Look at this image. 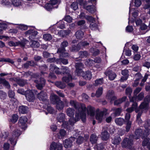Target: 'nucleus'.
Returning a JSON list of instances; mask_svg holds the SVG:
<instances>
[{
  "instance_id": "obj_12",
  "label": "nucleus",
  "mask_w": 150,
  "mask_h": 150,
  "mask_svg": "<svg viewBox=\"0 0 150 150\" xmlns=\"http://www.w3.org/2000/svg\"><path fill=\"white\" fill-rule=\"evenodd\" d=\"M107 111V110L105 109L103 111H101L96 114V119L98 120L99 123H100L102 122L103 119L104 112H106Z\"/></svg>"
},
{
  "instance_id": "obj_31",
  "label": "nucleus",
  "mask_w": 150,
  "mask_h": 150,
  "mask_svg": "<svg viewBox=\"0 0 150 150\" xmlns=\"http://www.w3.org/2000/svg\"><path fill=\"white\" fill-rule=\"evenodd\" d=\"M28 107L25 106H21L19 107V111L20 113L25 114L27 113Z\"/></svg>"
},
{
  "instance_id": "obj_56",
  "label": "nucleus",
  "mask_w": 150,
  "mask_h": 150,
  "mask_svg": "<svg viewBox=\"0 0 150 150\" xmlns=\"http://www.w3.org/2000/svg\"><path fill=\"white\" fill-rule=\"evenodd\" d=\"M90 27L91 30H95L97 28V25L96 23L92 22L90 24Z\"/></svg>"
},
{
  "instance_id": "obj_44",
  "label": "nucleus",
  "mask_w": 150,
  "mask_h": 150,
  "mask_svg": "<svg viewBox=\"0 0 150 150\" xmlns=\"http://www.w3.org/2000/svg\"><path fill=\"white\" fill-rule=\"evenodd\" d=\"M103 88L102 87H100L98 88L96 91V96L97 97H100L102 94Z\"/></svg>"
},
{
  "instance_id": "obj_28",
  "label": "nucleus",
  "mask_w": 150,
  "mask_h": 150,
  "mask_svg": "<svg viewBox=\"0 0 150 150\" xmlns=\"http://www.w3.org/2000/svg\"><path fill=\"white\" fill-rule=\"evenodd\" d=\"M72 144V142L70 139L65 140L64 142V146L66 148L71 147Z\"/></svg>"
},
{
  "instance_id": "obj_16",
  "label": "nucleus",
  "mask_w": 150,
  "mask_h": 150,
  "mask_svg": "<svg viewBox=\"0 0 150 150\" xmlns=\"http://www.w3.org/2000/svg\"><path fill=\"white\" fill-rule=\"evenodd\" d=\"M8 45L10 46H20L21 47H24L25 46V44L23 42L20 41L14 42L10 41L8 42Z\"/></svg>"
},
{
  "instance_id": "obj_57",
  "label": "nucleus",
  "mask_w": 150,
  "mask_h": 150,
  "mask_svg": "<svg viewBox=\"0 0 150 150\" xmlns=\"http://www.w3.org/2000/svg\"><path fill=\"white\" fill-rule=\"evenodd\" d=\"M53 5L50 2L47 3L45 5V7L47 10H50L52 9Z\"/></svg>"
},
{
  "instance_id": "obj_24",
  "label": "nucleus",
  "mask_w": 150,
  "mask_h": 150,
  "mask_svg": "<svg viewBox=\"0 0 150 150\" xmlns=\"http://www.w3.org/2000/svg\"><path fill=\"white\" fill-rule=\"evenodd\" d=\"M62 72V74L63 75H68L70 74V71L69 68L67 67L63 66L60 69Z\"/></svg>"
},
{
  "instance_id": "obj_4",
  "label": "nucleus",
  "mask_w": 150,
  "mask_h": 150,
  "mask_svg": "<svg viewBox=\"0 0 150 150\" xmlns=\"http://www.w3.org/2000/svg\"><path fill=\"white\" fill-rule=\"evenodd\" d=\"M50 100L52 103L56 104V108L58 110H61L63 108L64 106V103L57 95H52L51 96Z\"/></svg>"
},
{
  "instance_id": "obj_54",
  "label": "nucleus",
  "mask_w": 150,
  "mask_h": 150,
  "mask_svg": "<svg viewBox=\"0 0 150 150\" xmlns=\"http://www.w3.org/2000/svg\"><path fill=\"white\" fill-rule=\"evenodd\" d=\"M12 4L15 6H18L21 4V1L20 0H14L13 1Z\"/></svg>"
},
{
  "instance_id": "obj_50",
  "label": "nucleus",
  "mask_w": 150,
  "mask_h": 150,
  "mask_svg": "<svg viewBox=\"0 0 150 150\" xmlns=\"http://www.w3.org/2000/svg\"><path fill=\"white\" fill-rule=\"evenodd\" d=\"M62 126L65 128H67V129H70V127H71V126L70 125V124L69 122H65L64 121L62 122Z\"/></svg>"
},
{
  "instance_id": "obj_51",
  "label": "nucleus",
  "mask_w": 150,
  "mask_h": 150,
  "mask_svg": "<svg viewBox=\"0 0 150 150\" xmlns=\"http://www.w3.org/2000/svg\"><path fill=\"white\" fill-rule=\"evenodd\" d=\"M79 45L81 47V49H82L83 47H85L89 45V42L86 41L81 42L79 43Z\"/></svg>"
},
{
  "instance_id": "obj_35",
  "label": "nucleus",
  "mask_w": 150,
  "mask_h": 150,
  "mask_svg": "<svg viewBox=\"0 0 150 150\" xmlns=\"http://www.w3.org/2000/svg\"><path fill=\"white\" fill-rule=\"evenodd\" d=\"M128 71L127 69L122 71V81L127 79L128 77Z\"/></svg>"
},
{
  "instance_id": "obj_23",
  "label": "nucleus",
  "mask_w": 150,
  "mask_h": 150,
  "mask_svg": "<svg viewBox=\"0 0 150 150\" xmlns=\"http://www.w3.org/2000/svg\"><path fill=\"white\" fill-rule=\"evenodd\" d=\"M0 84H3L4 86L8 89H9L10 88L11 86L9 83L5 79L0 78Z\"/></svg>"
},
{
  "instance_id": "obj_47",
  "label": "nucleus",
  "mask_w": 150,
  "mask_h": 150,
  "mask_svg": "<svg viewBox=\"0 0 150 150\" xmlns=\"http://www.w3.org/2000/svg\"><path fill=\"white\" fill-rule=\"evenodd\" d=\"M21 134V132L20 130L17 129H15L12 133V136L13 137H16L20 136Z\"/></svg>"
},
{
  "instance_id": "obj_46",
  "label": "nucleus",
  "mask_w": 150,
  "mask_h": 150,
  "mask_svg": "<svg viewBox=\"0 0 150 150\" xmlns=\"http://www.w3.org/2000/svg\"><path fill=\"white\" fill-rule=\"evenodd\" d=\"M79 57L81 58L86 57L88 55V53L86 51H80L78 53Z\"/></svg>"
},
{
  "instance_id": "obj_8",
  "label": "nucleus",
  "mask_w": 150,
  "mask_h": 150,
  "mask_svg": "<svg viewBox=\"0 0 150 150\" xmlns=\"http://www.w3.org/2000/svg\"><path fill=\"white\" fill-rule=\"evenodd\" d=\"M34 81L36 84V86L37 88L40 90L42 89L43 87L45 86L46 82L45 79L43 78H40L39 80H34Z\"/></svg>"
},
{
  "instance_id": "obj_52",
  "label": "nucleus",
  "mask_w": 150,
  "mask_h": 150,
  "mask_svg": "<svg viewBox=\"0 0 150 150\" xmlns=\"http://www.w3.org/2000/svg\"><path fill=\"white\" fill-rule=\"evenodd\" d=\"M93 60L90 59H86L85 62V64L88 66H92L93 64Z\"/></svg>"
},
{
  "instance_id": "obj_17",
  "label": "nucleus",
  "mask_w": 150,
  "mask_h": 150,
  "mask_svg": "<svg viewBox=\"0 0 150 150\" xmlns=\"http://www.w3.org/2000/svg\"><path fill=\"white\" fill-rule=\"evenodd\" d=\"M84 137L80 136L77 138L76 142L77 144H80L83 143L84 142H86L87 141L89 137L88 136H85Z\"/></svg>"
},
{
  "instance_id": "obj_49",
  "label": "nucleus",
  "mask_w": 150,
  "mask_h": 150,
  "mask_svg": "<svg viewBox=\"0 0 150 150\" xmlns=\"http://www.w3.org/2000/svg\"><path fill=\"white\" fill-rule=\"evenodd\" d=\"M0 62H8L12 64L14 63V62L12 60L8 58H1L0 59Z\"/></svg>"
},
{
  "instance_id": "obj_48",
  "label": "nucleus",
  "mask_w": 150,
  "mask_h": 150,
  "mask_svg": "<svg viewBox=\"0 0 150 150\" xmlns=\"http://www.w3.org/2000/svg\"><path fill=\"white\" fill-rule=\"evenodd\" d=\"M17 82L20 86H23L27 83V81L23 79H19L17 80Z\"/></svg>"
},
{
  "instance_id": "obj_19",
  "label": "nucleus",
  "mask_w": 150,
  "mask_h": 150,
  "mask_svg": "<svg viewBox=\"0 0 150 150\" xmlns=\"http://www.w3.org/2000/svg\"><path fill=\"white\" fill-rule=\"evenodd\" d=\"M87 111L88 114L91 116H93L95 115V109L93 107L89 105L87 106Z\"/></svg>"
},
{
  "instance_id": "obj_58",
  "label": "nucleus",
  "mask_w": 150,
  "mask_h": 150,
  "mask_svg": "<svg viewBox=\"0 0 150 150\" xmlns=\"http://www.w3.org/2000/svg\"><path fill=\"white\" fill-rule=\"evenodd\" d=\"M125 54L127 56H130L131 55V51L129 49H124L123 51Z\"/></svg>"
},
{
  "instance_id": "obj_42",
  "label": "nucleus",
  "mask_w": 150,
  "mask_h": 150,
  "mask_svg": "<svg viewBox=\"0 0 150 150\" xmlns=\"http://www.w3.org/2000/svg\"><path fill=\"white\" fill-rule=\"evenodd\" d=\"M104 83L103 78L99 79L95 81V85L98 86L102 85Z\"/></svg>"
},
{
  "instance_id": "obj_32",
  "label": "nucleus",
  "mask_w": 150,
  "mask_h": 150,
  "mask_svg": "<svg viewBox=\"0 0 150 150\" xmlns=\"http://www.w3.org/2000/svg\"><path fill=\"white\" fill-rule=\"evenodd\" d=\"M81 49V47L79 45L78 43L76 46L72 45L70 49V50L71 52H76L78 51Z\"/></svg>"
},
{
  "instance_id": "obj_11",
  "label": "nucleus",
  "mask_w": 150,
  "mask_h": 150,
  "mask_svg": "<svg viewBox=\"0 0 150 150\" xmlns=\"http://www.w3.org/2000/svg\"><path fill=\"white\" fill-rule=\"evenodd\" d=\"M107 99L110 100V102L112 103V101L116 99V97L114 96V92L112 90H109L106 96Z\"/></svg>"
},
{
  "instance_id": "obj_39",
  "label": "nucleus",
  "mask_w": 150,
  "mask_h": 150,
  "mask_svg": "<svg viewBox=\"0 0 150 150\" xmlns=\"http://www.w3.org/2000/svg\"><path fill=\"white\" fill-rule=\"evenodd\" d=\"M66 131L63 129H61L59 131V133L58 134V137L59 139L62 138L66 134Z\"/></svg>"
},
{
  "instance_id": "obj_40",
  "label": "nucleus",
  "mask_w": 150,
  "mask_h": 150,
  "mask_svg": "<svg viewBox=\"0 0 150 150\" xmlns=\"http://www.w3.org/2000/svg\"><path fill=\"white\" fill-rule=\"evenodd\" d=\"M65 51H65H62V52H59L58 51V50H57V53L60 54L59 56L60 58L69 57V53L65 52Z\"/></svg>"
},
{
  "instance_id": "obj_45",
  "label": "nucleus",
  "mask_w": 150,
  "mask_h": 150,
  "mask_svg": "<svg viewBox=\"0 0 150 150\" xmlns=\"http://www.w3.org/2000/svg\"><path fill=\"white\" fill-rule=\"evenodd\" d=\"M43 39L45 41H50L52 38V35L49 34H44L43 36Z\"/></svg>"
},
{
  "instance_id": "obj_63",
  "label": "nucleus",
  "mask_w": 150,
  "mask_h": 150,
  "mask_svg": "<svg viewBox=\"0 0 150 150\" xmlns=\"http://www.w3.org/2000/svg\"><path fill=\"white\" fill-rule=\"evenodd\" d=\"M17 92L18 93L24 95H25L26 93V91H25L22 88H20L18 89Z\"/></svg>"
},
{
  "instance_id": "obj_38",
  "label": "nucleus",
  "mask_w": 150,
  "mask_h": 150,
  "mask_svg": "<svg viewBox=\"0 0 150 150\" xmlns=\"http://www.w3.org/2000/svg\"><path fill=\"white\" fill-rule=\"evenodd\" d=\"M40 44L39 42L36 41H32L31 42V43L30 44V47L34 48H38L40 46Z\"/></svg>"
},
{
  "instance_id": "obj_53",
  "label": "nucleus",
  "mask_w": 150,
  "mask_h": 150,
  "mask_svg": "<svg viewBox=\"0 0 150 150\" xmlns=\"http://www.w3.org/2000/svg\"><path fill=\"white\" fill-rule=\"evenodd\" d=\"M85 18L91 22H93L95 21V18L91 16H86L85 17Z\"/></svg>"
},
{
  "instance_id": "obj_30",
  "label": "nucleus",
  "mask_w": 150,
  "mask_h": 150,
  "mask_svg": "<svg viewBox=\"0 0 150 150\" xmlns=\"http://www.w3.org/2000/svg\"><path fill=\"white\" fill-rule=\"evenodd\" d=\"M121 139L119 136H117L114 137L111 140V142L114 145L119 144Z\"/></svg>"
},
{
  "instance_id": "obj_22",
  "label": "nucleus",
  "mask_w": 150,
  "mask_h": 150,
  "mask_svg": "<svg viewBox=\"0 0 150 150\" xmlns=\"http://www.w3.org/2000/svg\"><path fill=\"white\" fill-rule=\"evenodd\" d=\"M65 117V114L63 113H60L57 115V120L58 122H63L64 121Z\"/></svg>"
},
{
  "instance_id": "obj_6",
  "label": "nucleus",
  "mask_w": 150,
  "mask_h": 150,
  "mask_svg": "<svg viewBox=\"0 0 150 150\" xmlns=\"http://www.w3.org/2000/svg\"><path fill=\"white\" fill-rule=\"evenodd\" d=\"M28 121V118L25 116H22L19 118L18 122V125L20 128L25 129L27 128L26 123Z\"/></svg>"
},
{
  "instance_id": "obj_55",
  "label": "nucleus",
  "mask_w": 150,
  "mask_h": 150,
  "mask_svg": "<svg viewBox=\"0 0 150 150\" xmlns=\"http://www.w3.org/2000/svg\"><path fill=\"white\" fill-rule=\"evenodd\" d=\"M115 121L117 125L120 126L122 125V118H116L115 120Z\"/></svg>"
},
{
  "instance_id": "obj_59",
  "label": "nucleus",
  "mask_w": 150,
  "mask_h": 150,
  "mask_svg": "<svg viewBox=\"0 0 150 150\" xmlns=\"http://www.w3.org/2000/svg\"><path fill=\"white\" fill-rule=\"evenodd\" d=\"M131 48L134 52H137L139 49V47L137 45H133L132 46Z\"/></svg>"
},
{
  "instance_id": "obj_20",
  "label": "nucleus",
  "mask_w": 150,
  "mask_h": 150,
  "mask_svg": "<svg viewBox=\"0 0 150 150\" xmlns=\"http://www.w3.org/2000/svg\"><path fill=\"white\" fill-rule=\"evenodd\" d=\"M69 45V43L66 40H64L62 42L61 45L60 47L58 48V50L59 52H62L63 51H65V48L67 47Z\"/></svg>"
},
{
  "instance_id": "obj_21",
  "label": "nucleus",
  "mask_w": 150,
  "mask_h": 150,
  "mask_svg": "<svg viewBox=\"0 0 150 150\" xmlns=\"http://www.w3.org/2000/svg\"><path fill=\"white\" fill-rule=\"evenodd\" d=\"M85 8L91 13H93L96 11V7L93 5H88L85 7Z\"/></svg>"
},
{
  "instance_id": "obj_64",
  "label": "nucleus",
  "mask_w": 150,
  "mask_h": 150,
  "mask_svg": "<svg viewBox=\"0 0 150 150\" xmlns=\"http://www.w3.org/2000/svg\"><path fill=\"white\" fill-rule=\"evenodd\" d=\"M57 148V143L55 142H52L50 145V150H55Z\"/></svg>"
},
{
  "instance_id": "obj_33",
  "label": "nucleus",
  "mask_w": 150,
  "mask_h": 150,
  "mask_svg": "<svg viewBox=\"0 0 150 150\" xmlns=\"http://www.w3.org/2000/svg\"><path fill=\"white\" fill-rule=\"evenodd\" d=\"M75 35L77 39H81L83 38L84 33L81 30H78L76 33Z\"/></svg>"
},
{
  "instance_id": "obj_1",
  "label": "nucleus",
  "mask_w": 150,
  "mask_h": 150,
  "mask_svg": "<svg viewBox=\"0 0 150 150\" xmlns=\"http://www.w3.org/2000/svg\"><path fill=\"white\" fill-rule=\"evenodd\" d=\"M83 67V65L82 63H76L75 74L78 76H80L81 73H82V76L84 79L86 80H90L92 77L91 72L89 71L83 72L82 69Z\"/></svg>"
},
{
  "instance_id": "obj_7",
  "label": "nucleus",
  "mask_w": 150,
  "mask_h": 150,
  "mask_svg": "<svg viewBox=\"0 0 150 150\" xmlns=\"http://www.w3.org/2000/svg\"><path fill=\"white\" fill-rule=\"evenodd\" d=\"M150 101V96H147L144 99V101L139 106L140 109L143 110V111H146L149 108V103Z\"/></svg>"
},
{
  "instance_id": "obj_18",
  "label": "nucleus",
  "mask_w": 150,
  "mask_h": 150,
  "mask_svg": "<svg viewBox=\"0 0 150 150\" xmlns=\"http://www.w3.org/2000/svg\"><path fill=\"white\" fill-rule=\"evenodd\" d=\"M101 137L103 140L106 141L109 138L110 134L107 131L104 130L101 132Z\"/></svg>"
},
{
  "instance_id": "obj_27",
  "label": "nucleus",
  "mask_w": 150,
  "mask_h": 150,
  "mask_svg": "<svg viewBox=\"0 0 150 150\" xmlns=\"http://www.w3.org/2000/svg\"><path fill=\"white\" fill-rule=\"evenodd\" d=\"M98 139V137L95 134H92L90 137V142L93 144H95L97 142Z\"/></svg>"
},
{
  "instance_id": "obj_13",
  "label": "nucleus",
  "mask_w": 150,
  "mask_h": 150,
  "mask_svg": "<svg viewBox=\"0 0 150 150\" xmlns=\"http://www.w3.org/2000/svg\"><path fill=\"white\" fill-rule=\"evenodd\" d=\"M37 33L38 32L35 30H29L25 33L26 35H30L29 36V38L31 40L34 39Z\"/></svg>"
},
{
  "instance_id": "obj_25",
  "label": "nucleus",
  "mask_w": 150,
  "mask_h": 150,
  "mask_svg": "<svg viewBox=\"0 0 150 150\" xmlns=\"http://www.w3.org/2000/svg\"><path fill=\"white\" fill-rule=\"evenodd\" d=\"M18 119V116L16 114L13 115L8 120L10 122H11L13 124L16 123Z\"/></svg>"
},
{
  "instance_id": "obj_62",
  "label": "nucleus",
  "mask_w": 150,
  "mask_h": 150,
  "mask_svg": "<svg viewBox=\"0 0 150 150\" xmlns=\"http://www.w3.org/2000/svg\"><path fill=\"white\" fill-rule=\"evenodd\" d=\"M65 21L68 23H71L72 21V18L69 15L67 16L64 18Z\"/></svg>"
},
{
  "instance_id": "obj_29",
  "label": "nucleus",
  "mask_w": 150,
  "mask_h": 150,
  "mask_svg": "<svg viewBox=\"0 0 150 150\" xmlns=\"http://www.w3.org/2000/svg\"><path fill=\"white\" fill-rule=\"evenodd\" d=\"M72 76L71 74H70L68 75H66L63 76L62 78V80L64 82L68 83L70 81H72Z\"/></svg>"
},
{
  "instance_id": "obj_2",
  "label": "nucleus",
  "mask_w": 150,
  "mask_h": 150,
  "mask_svg": "<svg viewBox=\"0 0 150 150\" xmlns=\"http://www.w3.org/2000/svg\"><path fill=\"white\" fill-rule=\"evenodd\" d=\"M150 125V122H146L144 125V127L145 128L144 132L142 134V130L141 129H137L135 132V136L134 137L136 139H138L142 137V138L143 139L145 137H147L150 134V129L149 128V127Z\"/></svg>"
},
{
  "instance_id": "obj_36",
  "label": "nucleus",
  "mask_w": 150,
  "mask_h": 150,
  "mask_svg": "<svg viewBox=\"0 0 150 150\" xmlns=\"http://www.w3.org/2000/svg\"><path fill=\"white\" fill-rule=\"evenodd\" d=\"M149 141V139L146 138L144 139L142 142V145L143 146H147L148 148L150 149V142Z\"/></svg>"
},
{
  "instance_id": "obj_5",
  "label": "nucleus",
  "mask_w": 150,
  "mask_h": 150,
  "mask_svg": "<svg viewBox=\"0 0 150 150\" xmlns=\"http://www.w3.org/2000/svg\"><path fill=\"white\" fill-rule=\"evenodd\" d=\"M81 118L83 122H85L86 120V114H85V116H83L82 114L76 112L75 118H70L69 120V122L70 124V125L72 127L76 122L79 121Z\"/></svg>"
},
{
  "instance_id": "obj_15",
  "label": "nucleus",
  "mask_w": 150,
  "mask_h": 150,
  "mask_svg": "<svg viewBox=\"0 0 150 150\" xmlns=\"http://www.w3.org/2000/svg\"><path fill=\"white\" fill-rule=\"evenodd\" d=\"M38 97L40 100H42L43 101H45L47 100V94L43 91H41L38 94Z\"/></svg>"
},
{
  "instance_id": "obj_14",
  "label": "nucleus",
  "mask_w": 150,
  "mask_h": 150,
  "mask_svg": "<svg viewBox=\"0 0 150 150\" xmlns=\"http://www.w3.org/2000/svg\"><path fill=\"white\" fill-rule=\"evenodd\" d=\"M131 137H129V139L127 138L125 139L124 140L123 145L126 147L130 148V147L133 144V140L131 138Z\"/></svg>"
},
{
  "instance_id": "obj_60",
  "label": "nucleus",
  "mask_w": 150,
  "mask_h": 150,
  "mask_svg": "<svg viewBox=\"0 0 150 150\" xmlns=\"http://www.w3.org/2000/svg\"><path fill=\"white\" fill-rule=\"evenodd\" d=\"M71 7L74 10H76L78 8V4L76 2H73L71 5Z\"/></svg>"
},
{
  "instance_id": "obj_61",
  "label": "nucleus",
  "mask_w": 150,
  "mask_h": 150,
  "mask_svg": "<svg viewBox=\"0 0 150 150\" xmlns=\"http://www.w3.org/2000/svg\"><path fill=\"white\" fill-rule=\"evenodd\" d=\"M10 99V102L9 103L10 105H14L15 104V103L17 102V99L14 97L11 98Z\"/></svg>"
},
{
  "instance_id": "obj_3",
  "label": "nucleus",
  "mask_w": 150,
  "mask_h": 150,
  "mask_svg": "<svg viewBox=\"0 0 150 150\" xmlns=\"http://www.w3.org/2000/svg\"><path fill=\"white\" fill-rule=\"evenodd\" d=\"M70 105L77 110L76 112L82 114V115H85L86 108L85 105L83 103H81L76 100H71L69 102Z\"/></svg>"
},
{
  "instance_id": "obj_10",
  "label": "nucleus",
  "mask_w": 150,
  "mask_h": 150,
  "mask_svg": "<svg viewBox=\"0 0 150 150\" xmlns=\"http://www.w3.org/2000/svg\"><path fill=\"white\" fill-rule=\"evenodd\" d=\"M25 96L27 100L30 102H33L35 99L34 94L31 90L26 91Z\"/></svg>"
},
{
  "instance_id": "obj_26",
  "label": "nucleus",
  "mask_w": 150,
  "mask_h": 150,
  "mask_svg": "<svg viewBox=\"0 0 150 150\" xmlns=\"http://www.w3.org/2000/svg\"><path fill=\"white\" fill-rule=\"evenodd\" d=\"M75 110L72 108H68L66 110L67 115L69 117H73L75 114Z\"/></svg>"
},
{
  "instance_id": "obj_41",
  "label": "nucleus",
  "mask_w": 150,
  "mask_h": 150,
  "mask_svg": "<svg viewBox=\"0 0 150 150\" xmlns=\"http://www.w3.org/2000/svg\"><path fill=\"white\" fill-rule=\"evenodd\" d=\"M104 148V146L103 143L98 144L94 147L95 150H103Z\"/></svg>"
},
{
  "instance_id": "obj_9",
  "label": "nucleus",
  "mask_w": 150,
  "mask_h": 150,
  "mask_svg": "<svg viewBox=\"0 0 150 150\" xmlns=\"http://www.w3.org/2000/svg\"><path fill=\"white\" fill-rule=\"evenodd\" d=\"M104 74L106 76H108L109 79L111 81L114 80L116 76V74L112 71L110 68H108Z\"/></svg>"
},
{
  "instance_id": "obj_37",
  "label": "nucleus",
  "mask_w": 150,
  "mask_h": 150,
  "mask_svg": "<svg viewBox=\"0 0 150 150\" xmlns=\"http://www.w3.org/2000/svg\"><path fill=\"white\" fill-rule=\"evenodd\" d=\"M137 105V103H134L132 104V107L131 108H127L126 110L129 113L132 112L136 108Z\"/></svg>"
},
{
  "instance_id": "obj_43",
  "label": "nucleus",
  "mask_w": 150,
  "mask_h": 150,
  "mask_svg": "<svg viewBox=\"0 0 150 150\" xmlns=\"http://www.w3.org/2000/svg\"><path fill=\"white\" fill-rule=\"evenodd\" d=\"M112 111H114V114L115 116L119 115L121 111V108H112L111 109Z\"/></svg>"
},
{
  "instance_id": "obj_34",
  "label": "nucleus",
  "mask_w": 150,
  "mask_h": 150,
  "mask_svg": "<svg viewBox=\"0 0 150 150\" xmlns=\"http://www.w3.org/2000/svg\"><path fill=\"white\" fill-rule=\"evenodd\" d=\"M55 84L56 86L61 89H63L66 87L65 84L61 81H57Z\"/></svg>"
}]
</instances>
